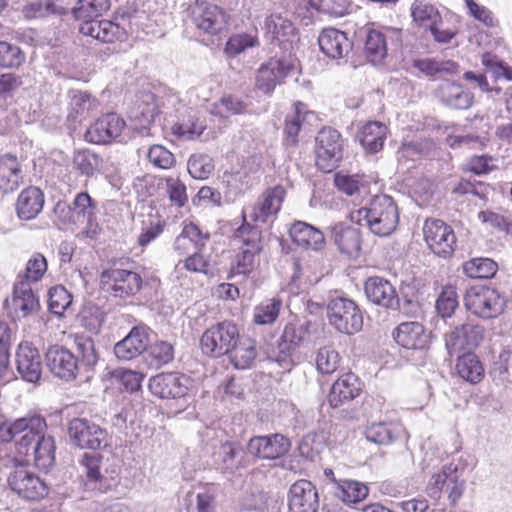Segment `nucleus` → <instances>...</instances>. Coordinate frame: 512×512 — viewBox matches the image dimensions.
<instances>
[{
    "instance_id": "cd10ccee",
    "label": "nucleus",
    "mask_w": 512,
    "mask_h": 512,
    "mask_svg": "<svg viewBox=\"0 0 512 512\" xmlns=\"http://www.w3.org/2000/svg\"><path fill=\"white\" fill-rule=\"evenodd\" d=\"M321 51L329 58L340 59L352 48V43L345 32L335 28L324 29L318 37Z\"/></svg>"
},
{
    "instance_id": "393cba45",
    "label": "nucleus",
    "mask_w": 512,
    "mask_h": 512,
    "mask_svg": "<svg viewBox=\"0 0 512 512\" xmlns=\"http://www.w3.org/2000/svg\"><path fill=\"white\" fill-rule=\"evenodd\" d=\"M290 442L281 434L256 436L248 443V452L263 459H276L289 451Z\"/></svg>"
},
{
    "instance_id": "72a5a7b5",
    "label": "nucleus",
    "mask_w": 512,
    "mask_h": 512,
    "mask_svg": "<svg viewBox=\"0 0 512 512\" xmlns=\"http://www.w3.org/2000/svg\"><path fill=\"white\" fill-rule=\"evenodd\" d=\"M44 194L35 186L25 188L18 196L16 212L22 220L34 219L43 209Z\"/></svg>"
},
{
    "instance_id": "c03bdc74",
    "label": "nucleus",
    "mask_w": 512,
    "mask_h": 512,
    "mask_svg": "<svg viewBox=\"0 0 512 512\" xmlns=\"http://www.w3.org/2000/svg\"><path fill=\"white\" fill-rule=\"evenodd\" d=\"M456 371L462 379L473 384L480 382L484 377V368L474 353L459 356Z\"/></svg>"
},
{
    "instance_id": "aec40b11",
    "label": "nucleus",
    "mask_w": 512,
    "mask_h": 512,
    "mask_svg": "<svg viewBox=\"0 0 512 512\" xmlns=\"http://www.w3.org/2000/svg\"><path fill=\"white\" fill-rule=\"evenodd\" d=\"M191 18L197 29L215 35L226 27L225 13L216 5L197 2L191 8Z\"/></svg>"
},
{
    "instance_id": "5fc2aeb1",
    "label": "nucleus",
    "mask_w": 512,
    "mask_h": 512,
    "mask_svg": "<svg viewBox=\"0 0 512 512\" xmlns=\"http://www.w3.org/2000/svg\"><path fill=\"white\" fill-rule=\"evenodd\" d=\"M247 111V104L238 96L227 94L218 102L214 103L211 113L216 116L227 118L232 115L243 114Z\"/></svg>"
},
{
    "instance_id": "79ce46f5",
    "label": "nucleus",
    "mask_w": 512,
    "mask_h": 512,
    "mask_svg": "<svg viewBox=\"0 0 512 512\" xmlns=\"http://www.w3.org/2000/svg\"><path fill=\"white\" fill-rule=\"evenodd\" d=\"M96 108L97 102L89 93L80 90L70 92L68 118L81 121L96 110Z\"/></svg>"
},
{
    "instance_id": "9d476101",
    "label": "nucleus",
    "mask_w": 512,
    "mask_h": 512,
    "mask_svg": "<svg viewBox=\"0 0 512 512\" xmlns=\"http://www.w3.org/2000/svg\"><path fill=\"white\" fill-rule=\"evenodd\" d=\"M343 156L341 134L331 128H322L316 137V165L324 172H331L337 167Z\"/></svg>"
},
{
    "instance_id": "052dcab7",
    "label": "nucleus",
    "mask_w": 512,
    "mask_h": 512,
    "mask_svg": "<svg viewBox=\"0 0 512 512\" xmlns=\"http://www.w3.org/2000/svg\"><path fill=\"white\" fill-rule=\"evenodd\" d=\"M11 330L7 323L0 322V380L8 382L12 378L9 368V348Z\"/></svg>"
},
{
    "instance_id": "1a4fd4ad",
    "label": "nucleus",
    "mask_w": 512,
    "mask_h": 512,
    "mask_svg": "<svg viewBox=\"0 0 512 512\" xmlns=\"http://www.w3.org/2000/svg\"><path fill=\"white\" fill-rule=\"evenodd\" d=\"M7 483L15 494L27 501L43 499L49 491L46 482L22 464L15 466L10 472Z\"/></svg>"
},
{
    "instance_id": "49530a36",
    "label": "nucleus",
    "mask_w": 512,
    "mask_h": 512,
    "mask_svg": "<svg viewBox=\"0 0 512 512\" xmlns=\"http://www.w3.org/2000/svg\"><path fill=\"white\" fill-rule=\"evenodd\" d=\"M365 53L373 64H378L387 56V41L385 34L379 30L371 29L365 39Z\"/></svg>"
},
{
    "instance_id": "f03ea898",
    "label": "nucleus",
    "mask_w": 512,
    "mask_h": 512,
    "mask_svg": "<svg viewBox=\"0 0 512 512\" xmlns=\"http://www.w3.org/2000/svg\"><path fill=\"white\" fill-rule=\"evenodd\" d=\"M351 222L367 227L379 237L391 235L399 223V211L393 198L388 195H376L365 206L352 210Z\"/></svg>"
},
{
    "instance_id": "864d4df0",
    "label": "nucleus",
    "mask_w": 512,
    "mask_h": 512,
    "mask_svg": "<svg viewBox=\"0 0 512 512\" xmlns=\"http://www.w3.org/2000/svg\"><path fill=\"white\" fill-rule=\"evenodd\" d=\"M266 29L273 37L280 42H293L295 28L291 21L281 17L280 15H271L265 21Z\"/></svg>"
},
{
    "instance_id": "de8ad7c7",
    "label": "nucleus",
    "mask_w": 512,
    "mask_h": 512,
    "mask_svg": "<svg viewBox=\"0 0 512 512\" xmlns=\"http://www.w3.org/2000/svg\"><path fill=\"white\" fill-rule=\"evenodd\" d=\"M110 7V0H79L73 8L76 19L87 22H96L94 18L101 16Z\"/></svg>"
},
{
    "instance_id": "a18cd8bd",
    "label": "nucleus",
    "mask_w": 512,
    "mask_h": 512,
    "mask_svg": "<svg viewBox=\"0 0 512 512\" xmlns=\"http://www.w3.org/2000/svg\"><path fill=\"white\" fill-rule=\"evenodd\" d=\"M242 449L233 442H225L213 453L214 463L226 471H234L240 466Z\"/></svg>"
},
{
    "instance_id": "f8f14e48",
    "label": "nucleus",
    "mask_w": 512,
    "mask_h": 512,
    "mask_svg": "<svg viewBox=\"0 0 512 512\" xmlns=\"http://www.w3.org/2000/svg\"><path fill=\"white\" fill-rule=\"evenodd\" d=\"M68 434L71 441L81 449L96 450L107 445L106 430L84 418L71 420Z\"/></svg>"
},
{
    "instance_id": "412c9836",
    "label": "nucleus",
    "mask_w": 512,
    "mask_h": 512,
    "mask_svg": "<svg viewBox=\"0 0 512 512\" xmlns=\"http://www.w3.org/2000/svg\"><path fill=\"white\" fill-rule=\"evenodd\" d=\"M364 291L367 299L375 305L390 310H398L400 307L396 288L383 277H369L365 281Z\"/></svg>"
},
{
    "instance_id": "338daca9",
    "label": "nucleus",
    "mask_w": 512,
    "mask_h": 512,
    "mask_svg": "<svg viewBox=\"0 0 512 512\" xmlns=\"http://www.w3.org/2000/svg\"><path fill=\"white\" fill-rule=\"evenodd\" d=\"M187 169L195 179H207L214 170L212 158L206 154H193L190 156Z\"/></svg>"
},
{
    "instance_id": "9b49d317",
    "label": "nucleus",
    "mask_w": 512,
    "mask_h": 512,
    "mask_svg": "<svg viewBox=\"0 0 512 512\" xmlns=\"http://www.w3.org/2000/svg\"><path fill=\"white\" fill-rule=\"evenodd\" d=\"M424 239L433 253L450 256L456 246V236L450 225L440 219H427L423 227Z\"/></svg>"
},
{
    "instance_id": "4c0bfd02",
    "label": "nucleus",
    "mask_w": 512,
    "mask_h": 512,
    "mask_svg": "<svg viewBox=\"0 0 512 512\" xmlns=\"http://www.w3.org/2000/svg\"><path fill=\"white\" fill-rule=\"evenodd\" d=\"M305 334L306 330L303 326L296 327L293 324L285 326L278 345L279 356L275 359L281 366L286 367L290 364L291 353L302 343Z\"/></svg>"
},
{
    "instance_id": "8fccbe9b",
    "label": "nucleus",
    "mask_w": 512,
    "mask_h": 512,
    "mask_svg": "<svg viewBox=\"0 0 512 512\" xmlns=\"http://www.w3.org/2000/svg\"><path fill=\"white\" fill-rule=\"evenodd\" d=\"M79 324L92 333H98L105 321V312L98 305L87 302L77 315Z\"/></svg>"
},
{
    "instance_id": "2eb2a0df",
    "label": "nucleus",
    "mask_w": 512,
    "mask_h": 512,
    "mask_svg": "<svg viewBox=\"0 0 512 512\" xmlns=\"http://www.w3.org/2000/svg\"><path fill=\"white\" fill-rule=\"evenodd\" d=\"M5 306L13 319H22L37 312L40 304L30 283L18 281L14 285L12 298L6 300Z\"/></svg>"
},
{
    "instance_id": "a878e982",
    "label": "nucleus",
    "mask_w": 512,
    "mask_h": 512,
    "mask_svg": "<svg viewBox=\"0 0 512 512\" xmlns=\"http://www.w3.org/2000/svg\"><path fill=\"white\" fill-rule=\"evenodd\" d=\"M436 97L446 107L465 110L473 103V94L462 85L445 80L436 89Z\"/></svg>"
},
{
    "instance_id": "6e6d98bb",
    "label": "nucleus",
    "mask_w": 512,
    "mask_h": 512,
    "mask_svg": "<svg viewBox=\"0 0 512 512\" xmlns=\"http://www.w3.org/2000/svg\"><path fill=\"white\" fill-rule=\"evenodd\" d=\"M498 265L490 258H474L463 264V272L470 278H491L497 272Z\"/></svg>"
},
{
    "instance_id": "a19ab883",
    "label": "nucleus",
    "mask_w": 512,
    "mask_h": 512,
    "mask_svg": "<svg viewBox=\"0 0 512 512\" xmlns=\"http://www.w3.org/2000/svg\"><path fill=\"white\" fill-rule=\"evenodd\" d=\"M402 431V427L396 422H373L365 429L366 439L377 445L392 443Z\"/></svg>"
},
{
    "instance_id": "39448f33",
    "label": "nucleus",
    "mask_w": 512,
    "mask_h": 512,
    "mask_svg": "<svg viewBox=\"0 0 512 512\" xmlns=\"http://www.w3.org/2000/svg\"><path fill=\"white\" fill-rule=\"evenodd\" d=\"M235 237L242 241L243 247L231 264L230 278L250 274L256 267V255L261 251V230L258 227L244 223L235 231Z\"/></svg>"
},
{
    "instance_id": "4be33fe9",
    "label": "nucleus",
    "mask_w": 512,
    "mask_h": 512,
    "mask_svg": "<svg viewBox=\"0 0 512 512\" xmlns=\"http://www.w3.org/2000/svg\"><path fill=\"white\" fill-rule=\"evenodd\" d=\"M16 369L27 382L36 383L42 375V359L39 351L29 342L19 344L16 351Z\"/></svg>"
},
{
    "instance_id": "dca6fc26",
    "label": "nucleus",
    "mask_w": 512,
    "mask_h": 512,
    "mask_svg": "<svg viewBox=\"0 0 512 512\" xmlns=\"http://www.w3.org/2000/svg\"><path fill=\"white\" fill-rule=\"evenodd\" d=\"M46 364L57 378L71 381L78 374V361L75 355L64 346L53 345L46 352Z\"/></svg>"
},
{
    "instance_id": "58836bf2",
    "label": "nucleus",
    "mask_w": 512,
    "mask_h": 512,
    "mask_svg": "<svg viewBox=\"0 0 512 512\" xmlns=\"http://www.w3.org/2000/svg\"><path fill=\"white\" fill-rule=\"evenodd\" d=\"M23 181L21 165L18 159L10 154L0 157V190L4 193L13 192Z\"/></svg>"
},
{
    "instance_id": "473e14b6",
    "label": "nucleus",
    "mask_w": 512,
    "mask_h": 512,
    "mask_svg": "<svg viewBox=\"0 0 512 512\" xmlns=\"http://www.w3.org/2000/svg\"><path fill=\"white\" fill-rule=\"evenodd\" d=\"M209 239L208 233H203L193 222L186 223L181 233L174 241V249L179 255L192 254L200 250Z\"/></svg>"
},
{
    "instance_id": "f3484780",
    "label": "nucleus",
    "mask_w": 512,
    "mask_h": 512,
    "mask_svg": "<svg viewBox=\"0 0 512 512\" xmlns=\"http://www.w3.org/2000/svg\"><path fill=\"white\" fill-rule=\"evenodd\" d=\"M125 126L123 118L115 113H108L90 125L85 139L93 144H108L121 135Z\"/></svg>"
},
{
    "instance_id": "13d9d810",
    "label": "nucleus",
    "mask_w": 512,
    "mask_h": 512,
    "mask_svg": "<svg viewBox=\"0 0 512 512\" xmlns=\"http://www.w3.org/2000/svg\"><path fill=\"white\" fill-rule=\"evenodd\" d=\"M164 190L172 206L184 207L188 202L187 187L178 176L164 178Z\"/></svg>"
},
{
    "instance_id": "3c124183",
    "label": "nucleus",
    "mask_w": 512,
    "mask_h": 512,
    "mask_svg": "<svg viewBox=\"0 0 512 512\" xmlns=\"http://www.w3.org/2000/svg\"><path fill=\"white\" fill-rule=\"evenodd\" d=\"M411 16L415 23L427 29L440 22V18H442L435 6L422 0H416L412 4Z\"/></svg>"
},
{
    "instance_id": "a211bd4d",
    "label": "nucleus",
    "mask_w": 512,
    "mask_h": 512,
    "mask_svg": "<svg viewBox=\"0 0 512 512\" xmlns=\"http://www.w3.org/2000/svg\"><path fill=\"white\" fill-rule=\"evenodd\" d=\"M189 378L185 375L170 372L160 373L149 380L151 393L162 399H175L186 395Z\"/></svg>"
},
{
    "instance_id": "774afa93",
    "label": "nucleus",
    "mask_w": 512,
    "mask_h": 512,
    "mask_svg": "<svg viewBox=\"0 0 512 512\" xmlns=\"http://www.w3.org/2000/svg\"><path fill=\"white\" fill-rule=\"evenodd\" d=\"M210 261L209 259L201 254L198 251L189 254L184 260H180L176 266L175 270L180 272L182 269H185L191 273H198L208 275L210 272Z\"/></svg>"
},
{
    "instance_id": "f257e3e1",
    "label": "nucleus",
    "mask_w": 512,
    "mask_h": 512,
    "mask_svg": "<svg viewBox=\"0 0 512 512\" xmlns=\"http://www.w3.org/2000/svg\"><path fill=\"white\" fill-rule=\"evenodd\" d=\"M47 425L41 416L20 418L11 424L0 425V440H15L18 456L26 464L33 463L38 469L47 471L55 461V443L46 436Z\"/></svg>"
},
{
    "instance_id": "bb28decb",
    "label": "nucleus",
    "mask_w": 512,
    "mask_h": 512,
    "mask_svg": "<svg viewBox=\"0 0 512 512\" xmlns=\"http://www.w3.org/2000/svg\"><path fill=\"white\" fill-rule=\"evenodd\" d=\"M393 338L406 349H424L429 342L424 326L416 321L400 323L393 331Z\"/></svg>"
},
{
    "instance_id": "ddd939ff",
    "label": "nucleus",
    "mask_w": 512,
    "mask_h": 512,
    "mask_svg": "<svg viewBox=\"0 0 512 512\" xmlns=\"http://www.w3.org/2000/svg\"><path fill=\"white\" fill-rule=\"evenodd\" d=\"M286 190L282 185H276L265 190L253 206L244 213V220L248 216L253 222L265 223L274 218L280 211Z\"/></svg>"
},
{
    "instance_id": "c85d7f7f",
    "label": "nucleus",
    "mask_w": 512,
    "mask_h": 512,
    "mask_svg": "<svg viewBox=\"0 0 512 512\" xmlns=\"http://www.w3.org/2000/svg\"><path fill=\"white\" fill-rule=\"evenodd\" d=\"M79 30L83 35L90 36L103 43L124 41L127 37L125 29L110 20L82 23Z\"/></svg>"
},
{
    "instance_id": "2f4dec72",
    "label": "nucleus",
    "mask_w": 512,
    "mask_h": 512,
    "mask_svg": "<svg viewBox=\"0 0 512 512\" xmlns=\"http://www.w3.org/2000/svg\"><path fill=\"white\" fill-rule=\"evenodd\" d=\"M290 236L298 246L314 251L322 250L326 243L321 230L303 221H297L291 226Z\"/></svg>"
},
{
    "instance_id": "c9c22d12",
    "label": "nucleus",
    "mask_w": 512,
    "mask_h": 512,
    "mask_svg": "<svg viewBox=\"0 0 512 512\" xmlns=\"http://www.w3.org/2000/svg\"><path fill=\"white\" fill-rule=\"evenodd\" d=\"M72 212L80 219L87 222L86 234L95 237L98 233L96 223L97 203L87 192L78 193L71 205Z\"/></svg>"
},
{
    "instance_id": "20e7f679",
    "label": "nucleus",
    "mask_w": 512,
    "mask_h": 512,
    "mask_svg": "<svg viewBox=\"0 0 512 512\" xmlns=\"http://www.w3.org/2000/svg\"><path fill=\"white\" fill-rule=\"evenodd\" d=\"M506 302L505 296L497 289L483 285L470 287L464 296L466 309L483 319H493L501 315Z\"/></svg>"
},
{
    "instance_id": "5701e85b",
    "label": "nucleus",
    "mask_w": 512,
    "mask_h": 512,
    "mask_svg": "<svg viewBox=\"0 0 512 512\" xmlns=\"http://www.w3.org/2000/svg\"><path fill=\"white\" fill-rule=\"evenodd\" d=\"M150 328L146 325L133 327L128 335L115 344L114 354L119 360H132L146 352Z\"/></svg>"
},
{
    "instance_id": "4d7b16f0",
    "label": "nucleus",
    "mask_w": 512,
    "mask_h": 512,
    "mask_svg": "<svg viewBox=\"0 0 512 512\" xmlns=\"http://www.w3.org/2000/svg\"><path fill=\"white\" fill-rule=\"evenodd\" d=\"M335 186L348 196H357L368 192L367 182L363 176L337 173L334 177Z\"/></svg>"
},
{
    "instance_id": "6ab92c4d",
    "label": "nucleus",
    "mask_w": 512,
    "mask_h": 512,
    "mask_svg": "<svg viewBox=\"0 0 512 512\" xmlns=\"http://www.w3.org/2000/svg\"><path fill=\"white\" fill-rule=\"evenodd\" d=\"M483 328L472 323H464L454 327L444 336L445 348L450 356L472 348L481 342Z\"/></svg>"
},
{
    "instance_id": "c756f323",
    "label": "nucleus",
    "mask_w": 512,
    "mask_h": 512,
    "mask_svg": "<svg viewBox=\"0 0 512 512\" xmlns=\"http://www.w3.org/2000/svg\"><path fill=\"white\" fill-rule=\"evenodd\" d=\"M361 391L360 383L353 373H345L332 385L329 393L330 405L337 408L356 398Z\"/></svg>"
},
{
    "instance_id": "e2e57ef3",
    "label": "nucleus",
    "mask_w": 512,
    "mask_h": 512,
    "mask_svg": "<svg viewBox=\"0 0 512 512\" xmlns=\"http://www.w3.org/2000/svg\"><path fill=\"white\" fill-rule=\"evenodd\" d=\"M62 11L63 8L53 0H39L26 4L22 9V14L26 19H36L52 14H62Z\"/></svg>"
},
{
    "instance_id": "0eeeda50",
    "label": "nucleus",
    "mask_w": 512,
    "mask_h": 512,
    "mask_svg": "<svg viewBox=\"0 0 512 512\" xmlns=\"http://www.w3.org/2000/svg\"><path fill=\"white\" fill-rule=\"evenodd\" d=\"M239 334V329L233 322H219L203 333L200 339L201 350L211 357L226 355L235 345Z\"/></svg>"
},
{
    "instance_id": "680f3d73",
    "label": "nucleus",
    "mask_w": 512,
    "mask_h": 512,
    "mask_svg": "<svg viewBox=\"0 0 512 512\" xmlns=\"http://www.w3.org/2000/svg\"><path fill=\"white\" fill-rule=\"evenodd\" d=\"M413 66L427 76H435L439 73L454 74L458 65L453 61H436L433 59H416Z\"/></svg>"
},
{
    "instance_id": "4468645a",
    "label": "nucleus",
    "mask_w": 512,
    "mask_h": 512,
    "mask_svg": "<svg viewBox=\"0 0 512 512\" xmlns=\"http://www.w3.org/2000/svg\"><path fill=\"white\" fill-rule=\"evenodd\" d=\"M295 69V64L285 59H270L257 70L255 86L265 94H270L283 79Z\"/></svg>"
},
{
    "instance_id": "0e129e2a",
    "label": "nucleus",
    "mask_w": 512,
    "mask_h": 512,
    "mask_svg": "<svg viewBox=\"0 0 512 512\" xmlns=\"http://www.w3.org/2000/svg\"><path fill=\"white\" fill-rule=\"evenodd\" d=\"M315 362L321 374H332L339 367L340 355L333 347L324 346L317 351Z\"/></svg>"
},
{
    "instance_id": "09e8293b",
    "label": "nucleus",
    "mask_w": 512,
    "mask_h": 512,
    "mask_svg": "<svg viewBox=\"0 0 512 512\" xmlns=\"http://www.w3.org/2000/svg\"><path fill=\"white\" fill-rule=\"evenodd\" d=\"M283 307L280 298H270L263 300L253 310V322L257 325H271L273 324Z\"/></svg>"
},
{
    "instance_id": "7ed1b4c3",
    "label": "nucleus",
    "mask_w": 512,
    "mask_h": 512,
    "mask_svg": "<svg viewBox=\"0 0 512 512\" xmlns=\"http://www.w3.org/2000/svg\"><path fill=\"white\" fill-rule=\"evenodd\" d=\"M466 489V480L462 477V471L454 463L444 464L434 472L426 486V492L430 498L438 500L444 491L451 506H456Z\"/></svg>"
},
{
    "instance_id": "423d86ee",
    "label": "nucleus",
    "mask_w": 512,
    "mask_h": 512,
    "mask_svg": "<svg viewBox=\"0 0 512 512\" xmlns=\"http://www.w3.org/2000/svg\"><path fill=\"white\" fill-rule=\"evenodd\" d=\"M329 323L339 332L352 335L362 329L363 316L357 304L345 297H336L327 305Z\"/></svg>"
},
{
    "instance_id": "b1692460",
    "label": "nucleus",
    "mask_w": 512,
    "mask_h": 512,
    "mask_svg": "<svg viewBox=\"0 0 512 512\" xmlns=\"http://www.w3.org/2000/svg\"><path fill=\"white\" fill-rule=\"evenodd\" d=\"M290 512H317L319 496L316 487L308 480L295 482L289 490Z\"/></svg>"
},
{
    "instance_id": "e433bc0d",
    "label": "nucleus",
    "mask_w": 512,
    "mask_h": 512,
    "mask_svg": "<svg viewBox=\"0 0 512 512\" xmlns=\"http://www.w3.org/2000/svg\"><path fill=\"white\" fill-rule=\"evenodd\" d=\"M331 491L333 495L346 504H355L363 501L369 494L368 487L350 479H332Z\"/></svg>"
},
{
    "instance_id": "37998d69",
    "label": "nucleus",
    "mask_w": 512,
    "mask_h": 512,
    "mask_svg": "<svg viewBox=\"0 0 512 512\" xmlns=\"http://www.w3.org/2000/svg\"><path fill=\"white\" fill-rule=\"evenodd\" d=\"M144 359L149 367L159 369L174 359L173 345L164 340L148 344Z\"/></svg>"
},
{
    "instance_id": "6e6552de",
    "label": "nucleus",
    "mask_w": 512,
    "mask_h": 512,
    "mask_svg": "<svg viewBox=\"0 0 512 512\" xmlns=\"http://www.w3.org/2000/svg\"><path fill=\"white\" fill-rule=\"evenodd\" d=\"M143 284L142 277L135 271L109 268L100 274L102 290L116 298H126L137 294Z\"/></svg>"
},
{
    "instance_id": "69168bd1",
    "label": "nucleus",
    "mask_w": 512,
    "mask_h": 512,
    "mask_svg": "<svg viewBox=\"0 0 512 512\" xmlns=\"http://www.w3.org/2000/svg\"><path fill=\"white\" fill-rule=\"evenodd\" d=\"M308 112L306 106L303 103H296L294 105V111L286 117L285 121V133L287 141L294 145L297 142V135L301 128L302 122L306 119Z\"/></svg>"
},
{
    "instance_id": "7c9ffc66",
    "label": "nucleus",
    "mask_w": 512,
    "mask_h": 512,
    "mask_svg": "<svg viewBox=\"0 0 512 512\" xmlns=\"http://www.w3.org/2000/svg\"><path fill=\"white\" fill-rule=\"evenodd\" d=\"M331 238L343 254L354 256L361 249L360 231L344 223L339 222L331 227Z\"/></svg>"
},
{
    "instance_id": "f704fd0d",
    "label": "nucleus",
    "mask_w": 512,
    "mask_h": 512,
    "mask_svg": "<svg viewBox=\"0 0 512 512\" xmlns=\"http://www.w3.org/2000/svg\"><path fill=\"white\" fill-rule=\"evenodd\" d=\"M388 128L378 121L364 124L357 133V140L368 153H377L383 146L387 137Z\"/></svg>"
},
{
    "instance_id": "bf43d9fd",
    "label": "nucleus",
    "mask_w": 512,
    "mask_h": 512,
    "mask_svg": "<svg viewBox=\"0 0 512 512\" xmlns=\"http://www.w3.org/2000/svg\"><path fill=\"white\" fill-rule=\"evenodd\" d=\"M205 128L195 115H189L187 120L179 121L172 126V133L179 140L188 141L200 137Z\"/></svg>"
},
{
    "instance_id": "603ef678",
    "label": "nucleus",
    "mask_w": 512,
    "mask_h": 512,
    "mask_svg": "<svg viewBox=\"0 0 512 512\" xmlns=\"http://www.w3.org/2000/svg\"><path fill=\"white\" fill-rule=\"evenodd\" d=\"M102 163V158L89 149L78 150L73 156L74 168L88 177L99 171L102 167Z\"/></svg>"
},
{
    "instance_id": "ea45409f",
    "label": "nucleus",
    "mask_w": 512,
    "mask_h": 512,
    "mask_svg": "<svg viewBox=\"0 0 512 512\" xmlns=\"http://www.w3.org/2000/svg\"><path fill=\"white\" fill-rule=\"evenodd\" d=\"M231 363L237 369L251 367L257 356L256 342L246 335L237 337V341L231 351L228 352Z\"/></svg>"
}]
</instances>
